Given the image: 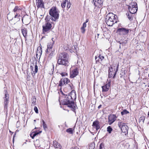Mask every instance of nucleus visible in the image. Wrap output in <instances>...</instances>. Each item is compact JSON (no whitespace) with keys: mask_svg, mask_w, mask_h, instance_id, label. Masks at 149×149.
Instances as JSON below:
<instances>
[{"mask_svg":"<svg viewBox=\"0 0 149 149\" xmlns=\"http://www.w3.org/2000/svg\"><path fill=\"white\" fill-rule=\"evenodd\" d=\"M68 55L65 52H63L59 54L57 58V63L59 65H61L67 67L69 65L68 60Z\"/></svg>","mask_w":149,"mask_h":149,"instance_id":"obj_1","label":"nucleus"},{"mask_svg":"<svg viewBox=\"0 0 149 149\" xmlns=\"http://www.w3.org/2000/svg\"><path fill=\"white\" fill-rule=\"evenodd\" d=\"M117 16L112 13H109L107 15L105 18V22L109 26H112L116 22Z\"/></svg>","mask_w":149,"mask_h":149,"instance_id":"obj_2","label":"nucleus"},{"mask_svg":"<svg viewBox=\"0 0 149 149\" xmlns=\"http://www.w3.org/2000/svg\"><path fill=\"white\" fill-rule=\"evenodd\" d=\"M61 103L63 105H67L74 111L75 110L76 104H74L73 101H71L69 98H67L66 95L65 97V99L61 102Z\"/></svg>","mask_w":149,"mask_h":149,"instance_id":"obj_3","label":"nucleus"},{"mask_svg":"<svg viewBox=\"0 0 149 149\" xmlns=\"http://www.w3.org/2000/svg\"><path fill=\"white\" fill-rule=\"evenodd\" d=\"M59 13V10L56 7H53L50 9L49 11V15L54 18L53 19L52 18V20L55 21L56 19H58Z\"/></svg>","mask_w":149,"mask_h":149,"instance_id":"obj_4","label":"nucleus"},{"mask_svg":"<svg viewBox=\"0 0 149 149\" xmlns=\"http://www.w3.org/2000/svg\"><path fill=\"white\" fill-rule=\"evenodd\" d=\"M52 24L49 22H45L43 25L42 33L44 34H46L48 33L50 31L52 27Z\"/></svg>","mask_w":149,"mask_h":149,"instance_id":"obj_5","label":"nucleus"},{"mask_svg":"<svg viewBox=\"0 0 149 149\" xmlns=\"http://www.w3.org/2000/svg\"><path fill=\"white\" fill-rule=\"evenodd\" d=\"M118 125L123 132L127 133L128 127L126 123L121 121H119L118 122Z\"/></svg>","mask_w":149,"mask_h":149,"instance_id":"obj_6","label":"nucleus"},{"mask_svg":"<svg viewBox=\"0 0 149 149\" xmlns=\"http://www.w3.org/2000/svg\"><path fill=\"white\" fill-rule=\"evenodd\" d=\"M31 68L33 72H31V74L33 76L35 75L36 73H37L38 70V67L36 64V62L35 63H32L31 64Z\"/></svg>","mask_w":149,"mask_h":149,"instance_id":"obj_7","label":"nucleus"},{"mask_svg":"<svg viewBox=\"0 0 149 149\" xmlns=\"http://www.w3.org/2000/svg\"><path fill=\"white\" fill-rule=\"evenodd\" d=\"M117 117L115 115L111 114L109 116L108 123L109 125H111L116 120Z\"/></svg>","mask_w":149,"mask_h":149,"instance_id":"obj_8","label":"nucleus"},{"mask_svg":"<svg viewBox=\"0 0 149 149\" xmlns=\"http://www.w3.org/2000/svg\"><path fill=\"white\" fill-rule=\"evenodd\" d=\"M93 1L95 6L100 8L102 6L103 0H93Z\"/></svg>","mask_w":149,"mask_h":149,"instance_id":"obj_9","label":"nucleus"},{"mask_svg":"<svg viewBox=\"0 0 149 149\" xmlns=\"http://www.w3.org/2000/svg\"><path fill=\"white\" fill-rule=\"evenodd\" d=\"M79 74V72L77 68H75L73 70L70 71V77L71 78H74L76 76Z\"/></svg>","mask_w":149,"mask_h":149,"instance_id":"obj_10","label":"nucleus"},{"mask_svg":"<svg viewBox=\"0 0 149 149\" xmlns=\"http://www.w3.org/2000/svg\"><path fill=\"white\" fill-rule=\"evenodd\" d=\"M67 98H69L70 100L71 99L72 101H73V100H75L76 99V94L74 91H72L70 93V95H66Z\"/></svg>","mask_w":149,"mask_h":149,"instance_id":"obj_11","label":"nucleus"},{"mask_svg":"<svg viewBox=\"0 0 149 149\" xmlns=\"http://www.w3.org/2000/svg\"><path fill=\"white\" fill-rule=\"evenodd\" d=\"M129 30L128 29H126L125 28H119L118 29V31L120 33L121 35H126L129 32Z\"/></svg>","mask_w":149,"mask_h":149,"instance_id":"obj_12","label":"nucleus"},{"mask_svg":"<svg viewBox=\"0 0 149 149\" xmlns=\"http://www.w3.org/2000/svg\"><path fill=\"white\" fill-rule=\"evenodd\" d=\"M36 5L38 8H44V3L43 0H36Z\"/></svg>","mask_w":149,"mask_h":149,"instance_id":"obj_13","label":"nucleus"},{"mask_svg":"<svg viewBox=\"0 0 149 149\" xmlns=\"http://www.w3.org/2000/svg\"><path fill=\"white\" fill-rule=\"evenodd\" d=\"M70 82V80L66 78H62L59 81V85L60 86H62L64 84H68Z\"/></svg>","mask_w":149,"mask_h":149,"instance_id":"obj_14","label":"nucleus"},{"mask_svg":"<svg viewBox=\"0 0 149 149\" xmlns=\"http://www.w3.org/2000/svg\"><path fill=\"white\" fill-rule=\"evenodd\" d=\"M110 86V82H109L105 85L102 86V92H106L108 91L109 89Z\"/></svg>","mask_w":149,"mask_h":149,"instance_id":"obj_15","label":"nucleus"},{"mask_svg":"<svg viewBox=\"0 0 149 149\" xmlns=\"http://www.w3.org/2000/svg\"><path fill=\"white\" fill-rule=\"evenodd\" d=\"M92 126L93 127L95 128L96 130L97 131L100 128V125L99 121L97 120L94 121L93 123Z\"/></svg>","mask_w":149,"mask_h":149,"instance_id":"obj_16","label":"nucleus"},{"mask_svg":"<svg viewBox=\"0 0 149 149\" xmlns=\"http://www.w3.org/2000/svg\"><path fill=\"white\" fill-rule=\"evenodd\" d=\"M55 50V49H52L49 52H46L47 54H48V53L49 54L48 57V59L50 60L53 56L54 55Z\"/></svg>","mask_w":149,"mask_h":149,"instance_id":"obj_17","label":"nucleus"},{"mask_svg":"<svg viewBox=\"0 0 149 149\" xmlns=\"http://www.w3.org/2000/svg\"><path fill=\"white\" fill-rule=\"evenodd\" d=\"M21 15L20 14H15V16L14 18H13L12 19L14 21V24L19 21L20 20Z\"/></svg>","mask_w":149,"mask_h":149,"instance_id":"obj_18","label":"nucleus"},{"mask_svg":"<svg viewBox=\"0 0 149 149\" xmlns=\"http://www.w3.org/2000/svg\"><path fill=\"white\" fill-rule=\"evenodd\" d=\"M53 146L55 148L61 149V146L58 142L56 141H53Z\"/></svg>","mask_w":149,"mask_h":149,"instance_id":"obj_19","label":"nucleus"},{"mask_svg":"<svg viewBox=\"0 0 149 149\" xmlns=\"http://www.w3.org/2000/svg\"><path fill=\"white\" fill-rule=\"evenodd\" d=\"M118 70V66L117 67L116 71L115 72H114L115 69H113L112 66H110L109 67V72H113V74H114V76L113 77V78H114L115 77V75L116 74V73L117 72Z\"/></svg>","mask_w":149,"mask_h":149,"instance_id":"obj_20","label":"nucleus"},{"mask_svg":"<svg viewBox=\"0 0 149 149\" xmlns=\"http://www.w3.org/2000/svg\"><path fill=\"white\" fill-rule=\"evenodd\" d=\"M21 11V9L19 7L17 6H15L13 10V12L15 13V14H19V13Z\"/></svg>","mask_w":149,"mask_h":149,"instance_id":"obj_21","label":"nucleus"},{"mask_svg":"<svg viewBox=\"0 0 149 149\" xmlns=\"http://www.w3.org/2000/svg\"><path fill=\"white\" fill-rule=\"evenodd\" d=\"M54 42L52 43H49L47 45V50L46 52H49L50 50L52 49H55L54 48H53V45Z\"/></svg>","mask_w":149,"mask_h":149,"instance_id":"obj_22","label":"nucleus"},{"mask_svg":"<svg viewBox=\"0 0 149 149\" xmlns=\"http://www.w3.org/2000/svg\"><path fill=\"white\" fill-rule=\"evenodd\" d=\"M23 35L26 39L27 36V31L26 29L24 28L21 29Z\"/></svg>","mask_w":149,"mask_h":149,"instance_id":"obj_23","label":"nucleus"},{"mask_svg":"<svg viewBox=\"0 0 149 149\" xmlns=\"http://www.w3.org/2000/svg\"><path fill=\"white\" fill-rule=\"evenodd\" d=\"M137 8V4L135 2H132L131 4H130V5L129 6V8Z\"/></svg>","mask_w":149,"mask_h":149,"instance_id":"obj_24","label":"nucleus"},{"mask_svg":"<svg viewBox=\"0 0 149 149\" xmlns=\"http://www.w3.org/2000/svg\"><path fill=\"white\" fill-rule=\"evenodd\" d=\"M129 8L128 10H129L130 13L133 14H134L137 12V8Z\"/></svg>","mask_w":149,"mask_h":149,"instance_id":"obj_25","label":"nucleus"},{"mask_svg":"<svg viewBox=\"0 0 149 149\" xmlns=\"http://www.w3.org/2000/svg\"><path fill=\"white\" fill-rule=\"evenodd\" d=\"M104 56H102L100 55L98 56V57L97 56H95V58L96 62L99 61L100 60L101 61H102V60L104 59Z\"/></svg>","mask_w":149,"mask_h":149,"instance_id":"obj_26","label":"nucleus"},{"mask_svg":"<svg viewBox=\"0 0 149 149\" xmlns=\"http://www.w3.org/2000/svg\"><path fill=\"white\" fill-rule=\"evenodd\" d=\"M133 14L130 13V12H127L126 13V15L130 20H132L133 19V17H132V14Z\"/></svg>","mask_w":149,"mask_h":149,"instance_id":"obj_27","label":"nucleus"},{"mask_svg":"<svg viewBox=\"0 0 149 149\" xmlns=\"http://www.w3.org/2000/svg\"><path fill=\"white\" fill-rule=\"evenodd\" d=\"M42 49L41 47H38L37 51H36V54L38 55V54L39 55H41L42 53Z\"/></svg>","mask_w":149,"mask_h":149,"instance_id":"obj_28","label":"nucleus"},{"mask_svg":"<svg viewBox=\"0 0 149 149\" xmlns=\"http://www.w3.org/2000/svg\"><path fill=\"white\" fill-rule=\"evenodd\" d=\"M41 131H40L39 132H34L33 134H32L31 135V136L32 139H33L34 137L37 134L41 133Z\"/></svg>","mask_w":149,"mask_h":149,"instance_id":"obj_29","label":"nucleus"},{"mask_svg":"<svg viewBox=\"0 0 149 149\" xmlns=\"http://www.w3.org/2000/svg\"><path fill=\"white\" fill-rule=\"evenodd\" d=\"M8 100L7 99H4V105L5 108L7 107V105L8 104Z\"/></svg>","mask_w":149,"mask_h":149,"instance_id":"obj_30","label":"nucleus"},{"mask_svg":"<svg viewBox=\"0 0 149 149\" xmlns=\"http://www.w3.org/2000/svg\"><path fill=\"white\" fill-rule=\"evenodd\" d=\"M66 131L67 132H68L70 134H72L73 133V130L72 128H69L68 129L66 130Z\"/></svg>","mask_w":149,"mask_h":149,"instance_id":"obj_31","label":"nucleus"},{"mask_svg":"<svg viewBox=\"0 0 149 149\" xmlns=\"http://www.w3.org/2000/svg\"><path fill=\"white\" fill-rule=\"evenodd\" d=\"M66 2H68V0H65L64 1L61 3V6L63 8H64L65 7Z\"/></svg>","mask_w":149,"mask_h":149,"instance_id":"obj_32","label":"nucleus"},{"mask_svg":"<svg viewBox=\"0 0 149 149\" xmlns=\"http://www.w3.org/2000/svg\"><path fill=\"white\" fill-rule=\"evenodd\" d=\"M129 113V112L127 111L125 109L121 112V115L123 116L124 115L127 114L128 113Z\"/></svg>","mask_w":149,"mask_h":149,"instance_id":"obj_33","label":"nucleus"},{"mask_svg":"<svg viewBox=\"0 0 149 149\" xmlns=\"http://www.w3.org/2000/svg\"><path fill=\"white\" fill-rule=\"evenodd\" d=\"M107 131L110 134L112 131L113 129L111 126H109L107 127Z\"/></svg>","mask_w":149,"mask_h":149,"instance_id":"obj_34","label":"nucleus"},{"mask_svg":"<svg viewBox=\"0 0 149 149\" xmlns=\"http://www.w3.org/2000/svg\"><path fill=\"white\" fill-rule=\"evenodd\" d=\"M50 16L49 15H47L46 17L45 20V22H49V21Z\"/></svg>","mask_w":149,"mask_h":149,"instance_id":"obj_35","label":"nucleus"},{"mask_svg":"<svg viewBox=\"0 0 149 149\" xmlns=\"http://www.w3.org/2000/svg\"><path fill=\"white\" fill-rule=\"evenodd\" d=\"M145 119V117L144 116H141L140 117V120L141 122H142L143 123H144V120Z\"/></svg>","mask_w":149,"mask_h":149,"instance_id":"obj_36","label":"nucleus"},{"mask_svg":"<svg viewBox=\"0 0 149 149\" xmlns=\"http://www.w3.org/2000/svg\"><path fill=\"white\" fill-rule=\"evenodd\" d=\"M42 125L43 127L45 129V128L47 127L46 125L45 124V122L43 120H42Z\"/></svg>","mask_w":149,"mask_h":149,"instance_id":"obj_37","label":"nucleus"},{"mask_svg":"<svg viewBox=\"0 0 149 149\" xmlns=\"http://www.w3.org/2000/svg\"><path fill=\"white\" fill-rule=\"evenodd\" d=\"M126 42H122V43H120V48H121V45L122 46H124L126 44Z\"/></svg>","mask_w":149,"mask_h":149,"instance_id":"obj_38","label":"nucleus"},{"mask_svg":"<svg viewBox=\"0 0 149 149\" xmlns=\"http://www.w3.org/2000/svg\"><path fill=\"white\" fill-rule=\"evenodd\" d=\"M113 72H109V77H111L114 74Z\"/></svg>","mask_w":149,"mask_h":149,"instance_id":"obj_39","label":"nucleus"},{"mask_svg":"<svg viewBox=\"0 0 149 149\" xmlns=\"http://www.w3.org/2000/svg\"><path fill=\"white\" fill-rule=\"evenodd\" d=\"M71 6V3L69 2H68L67 3V7L68 9L70 8Z\"/></svg>","mask_w":149,"mask_h":149,"instance_id":"obj_40","label":"nucleus"},{"mask_svg":"<svg viewBox=\"0 0 149 149\" xmlns=\"http://www.w3.org/2000/svg\"><path fill=\"white\" fill-rule=\"evenodd\" d=\"M34 110L36 112V113H38V109L36 107H34Z\"/></svg>","mask_w":149,"mask_h":149,"instance_id":"obj_41","label":"nucleus"},{"mask_svg":"<svg viewBox=\"0 0 149 149\" xmlns=\"http://www.w3.org/2000/svg\"><path fill=\"white\" fill-rule=\"evenodd\" d=\"M81 32L82 33H84L85 31V28H84L82 27H81Z\"/></svg>","mask_w":149,"mask_h":149,"instance_id":"obj_42","label":"nucleus"},{"mask_svg":"<svg viewBox=\"0 0 149 149\" xmlns=\"http://www.w3.org/2000/svg\"><path fill=\"white\" fill-rule=\"evenodd\" d=\"M100 149H105L103 147V145H102L101 143L100 145Z\"/></svg>","mask_w":149,"mask_h":149,"instance_id":"obj_43","label":"nucleus"},{"mask_svg":"<svg viewBox=\"0 0 149 149\" xmlns=\"http://www.w3.org/2000/svg\"><path fill=\"white\" fill-rule=\"evenodd\" d=\"M4 99H9L8 94L6 93L5 95V97Z\"/></svg>","mask_w":149,"mask_h":149,"instance_id":"obj_44","label":"nucleus"},{"mask_svg":"<svg viewBox=\"0 0 149 149\" xmlns=\"http://www.w3.org/2000/svg\"><path fill=\"white\" fill-rule=\"evenodd\" d=\"M86 23H84L83 24L82 26V27L84 28H85L86 27Z\"/></svg>","mask_w":149,"mask_h":149,"instance_id":"obj_45","label":"nucleus"},{"mask_svg":"<svg viewBox=\"0 0 149 149\" xmlns=\"http://www.w3.org/2000/svg\"><path fill=\"white\" fill-rule=\"evenodd\" d=\"M61 75L62 76H65L66 75H68V74L67 73H61Z\"/></svg>","mask_w":149,"mask_h":149,"instance_id":"obj_46","label":"nucleus"},{"mask_svg":"<svg viewBox=\"0 0 149 149\" xmlns=\"http://www.w3.org/2000/svg\"><path fill=\"white\" fill-rule=\"evenodd\" d=\"M36 102V100H34V99H33V101L32 102V104H33V105H34V104Z\"/></svg>","mask_w":149,"mask_h":149,"instance_id":"obj_47","label":"nucleus"},{"mask_svg":"<svg viewBox=\"0 0 149 149\" xmlns=\"http://www.w3.org/2000/svg\"><path fill=\"white\" fill-rule=\"evenodd\" d=\"M70 149H79V148L77 147H75L74 148L72 147L70 148Z\"/></svg>","mask_w":149,"mask_h":149,"instance_id":"obj_48","label":"nucleus"},{"mask_svg":"<svg viewBox=\"0 0 149 149\" xmlns=\"http://www.w3.org/2000/svg\"><path fill=\"white\" fill-rule=\"evenodd\" d=\"M88 21V19H87L86 20V22L85 23H87V22Z\"/></svg>","mask_w":149,"mask_h":149,"instance_id":"obj_49","label":"nucleus"},{"mask_svg":"<svg viewBox=\"0 0 149 149\" xmlns=\"http://www.w3.org/2000/svg\"><path fill=\"white\" fill-rule=\"evenodd\" d=\"M101 107V105H99V106H98V108H100V107Z\"/></svg>","mask_w":149,"mask_h":149,"instance_id":"obj_50","label":"nucleus"},{"mask_svg":"<svg viewBox=\"0 0 149 149\" xmlns=\"http://www.w3.org/2000/svg\"><path fill=\"white\" fill-rule=\"evenodd\" d=\"M70 87H71V89H72V85H70Z\"/></svg>","mask_w":149,"mask_h":149,"instance_id":"obj_51","label":"nucleus"},{"mask_svg":"<svg viewBox=\"0 0 149 149\" xmlns=\"http://www.w3.org/2000/svg\"><path fill=\"white\" fill-rule=\"evenodd\" d=\"M99 35H100V34H98H98H97V36H98H98H99Z\"/></svg>","mask_w":149,"mask_h":149,"instance_id":"obj_52","label":"nucleus"},{"mask_svg":"<svg viewBox=\"0 0 149 149\" xmlns=\"http://www.w3.org/2000/svg\"><path fill=\"white\" fill-rule=\"evenodd\" d=\"M14 138H13V143L14 142Z\"/></svg>","mask_w":149,"mask_h":149,"instance_id":"obj_53","label":"nucleus"},{"mask_svg":"<svg viewBox=\"0 0 149 149\" xmlns=\"http://www.w3.org/2000/svg\"><path fill=\"white\" fill-rule=\"evenodd\" d=\"M34 122H35L36 121V120H34Z\"/></svg>","mask_w":149,"mask_h":149,"instance_id":"obj_54","label":"nucleus"},{"mask_svg":"<svg viewBox=\"0 0 149 149\" xmlns=\"http://www.w3.org/2000/svg\"><path fill=\"white\" fill-rule=\"evenodd\" d=\"M74 48H75V47H74Z\"/></svg>","mask_w":149,"mask_h":149,"instance_id":"obj_55","label":"nucleus"},{"mask_svg":"<svg viewBox=\"0 0 149 149\" xmlns=\"http://www.w3.org/2000/svg\"><path fill=\"white\" fill-rule=\"evenodd\" d=\"M148 77H149V74H148Z\"/></svg>","mask_w":149,"mask_h":149,"instance_id":"obj_56","label":"nucleus"},{"mask_svg":"<svg viewBox=\"0 0 149 149\" xmlns=\"http://www.w3.org/2000/svg\"><path fill=\"white\" fill-rule=\"evenodd\" d=\"M148 48L149 49V47H148Z\"/></svg>","mask_w":149,"mask_h":149,"instance_id":"obj_57","label":"nucleus"},{"mask_svg":"<svg viewBox=\"0 0 149 149\" xmlns=\"http://www.w3.org/2000/svg\"><path fill=\"white\" fill-rule=\"evenodd\" d=\"M148 86L149 87V86Z\"/></svg>","mask_w":149,"mask_h":149,"instance_id":"obj_58","label":"nucleus"}]
</instances>
